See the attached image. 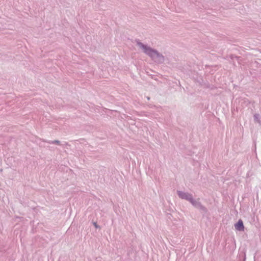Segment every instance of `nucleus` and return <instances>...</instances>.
<instances>
[{
  "mask_svg": "<svg viewBox=\"0 0 261 261\" xmlns=\"http://www.w3.org/2000/svg\"><path fill=\"white\" fill-rule=\"evenodd\" d=\"M178 195L179 197H180L181 198L185 199L186 200H188L191 201V202H193L192 196L190 194H189L188 193H184V192H182L180 191H178Z\"/></svg>",
  "mask_w": 261,
  "mask_h": 261,
  "instance_id": "2",
  "label": "nucleus"
},
{
  "mask_svg": "<svg viewBox=\"0 0 261 261\" xmlns=\"http://www.w3.org/2000/svg\"><path fill=\"white\" fill-rule=\"evenodd\" d=\"M139 45L143 49V51L145 53L148 55L152 58H155V57L159 56V54L156 51L152 49L149 47H147V46L143 45L142 43H139Z\"/></svg>",
  "mask_w": 261,
  "mask_h": 261,
  "instance_id": "1",
  "label": "nucleus"
},
{
  "mask_svg": "<svg viewBox=\"0 0 261 261\" xmlns=\"http://www.w3.org/2000/svg\"><path fill=\"white\" fill-rule=\"evenodd\" d=\"M234 226L235 228L238 230L244 231V226L242 220H239L237 223L235 224Z\"/></svg>",
  "mask_w": 261,
  "mask_h": 261,
  "instance_id": "3",
  "label": "nucleus"
}]
</instances>
